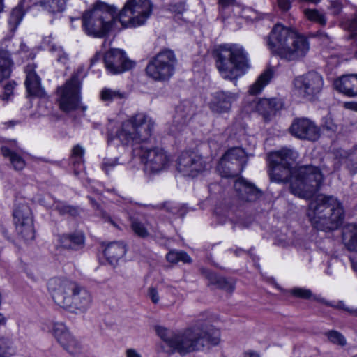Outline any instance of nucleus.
<instances>
[{"instance_id": "f257e3e1", "label": "nucleus", "mask_w": 357, "mask_h": 357, "mask_svg": "<svg viewBox=\"0 0 357 357\" xmlns=\"http://www.w3.org/2000/svg\"><path fill=\"white\" fill-rule=\"evenodd\" d=\"M155 123L150 117L142 113L137 114L122 123L115 137L123 145L135 146L134 154L139 157L145 170L158 173L170 166L172 158L161 147H147L141 144L150 138Z\"/></svg>"}, {"instance_id": "f03ea898", "label": "nucleus", "mask_w": 357, "mask_h": 357, "mask_svg": "<svg viewBox=\"0 0 357 357\" xmlns=\"http://www.w3.org/2000/svg\"><path fill=\"white\" fill-rule=\"evenodd\" d=\"M155 331L168 348L167 352L170 354L178 352L183 356L210 346H216L220 340V331L213 326H195L178 333L156 326Z\"/></svg>"}, {"instance_id": "7ed1b4c3", "label": "nucleus", "mask_w": 357, "mask_h": 357, "mask_svg": "<svg viewBox=\"0 0 357 357\" xmlns=\"http://www.w3.org/2000/svg\"><path fill=\"white\" fill-rule=\"evenodd\" d=\"M54 303L71 313L85 312L92 303V296L84 286L66 277H54L47 282Z\"/></svg>"}, {"instance_id": "20e7f679", "label": "nucleus", "mask_w": 357, "mask_h": 357, "mask_svg": "<svg viewBox=\"0 0 357 357\" xmlns=\"http://www.w3.org/2000/svg\"><path fill=\"white\" fill-rule=\"evenodd\" d=\"M267 45L273 54L288 61L304 57L310 49L305 37L281 24L273 26L268 36Z\"/></svg>"}, {"instance_id": "39448f33", "label": "nucleus", "mask_w": 357, "mask_h": 357, "mask_svg": "<svg viewBox=\"0 0 357 357\" xmlns=\"http://www.w3.org/2000/svg\"><path fill=\"white\" fill-rule=\"evenodd\" d=\"M307 214L312 225L321 231L337 229L344 217L342 204L336 197L326 195L312 200Z\"/></svg>"}, {"instance_id": "423d86ee", "label": "nucleus", "mask_w": 357, "mask_h": 357, "mask_svg": "<svg viewBox=\"0 0 357 357\" xmlns=\"http://www.w3.org/2000/svg\"><path fill=\"white\" fill-rule=\"evenodd\" d=\"M82 29L91 37L103 38L112 30L121 29L117 18V9L104 2H98L84 13Z\"/></svg>"}, {"instance_id": "0eeeda50", "label": "nucleus", "mask_w": 357, "mask_h": 357, "mask_svg": "<svg viewBox=\"0 0 357 357\" xmlns=\"http://www.w3.org/2000/svg\"><path fill=\"white\" fill-rule=\"evenodd\" d=\"M216 66L225 79H236L250 68L248 54L239 45H222L218 54Z\"/></svg>"}, {"instance_id": "6e6552de", "label": "nucleus", "mask_w": 357, "mask_h": 357, "mask_svg": "<svg viewBox=\"0 0 357 357\" xmlns=\"http://www.w3.org/2000/svg\"><path fill=\"white\" fill-rule=\"evenodd\" d=\"M323 181L324 176L319 168L308 165L298 167L287 183L293 195L309 199L319 190Z\"/></svg>"}, {"instance_id": "1a4fd4ad", "label": "nucleus", "mask_w": 357, "mask_h": 357, "mask_svg": "<svg viewBox=\"0 0 357 357\" xmlns=\"http://www.w3.org/2000/svg\"><path fill=\"white\" fill-rule=\"evenodd\" d=\"M152 11L153 4L150 0H127L122 9L117 12L121 29L144 25Z\"/></svg>"}, {"instance_id": "9d476101", "label": "nucleus", "mask_w": 357, "mask_h": 357, "mask_svg": "<svg viewBox=\"0 0 357 357\" xmlns=\"http://www.w3.org/2000/svg\"><path fill=\"white\" fill-rule=\"evenodd\" d=\"M298 154L293 149L284 148L269 155L271 169L270 178L276 183H287L296 169L293 168Z\"/></svg>"}, {"instance_id": "9b49d317", "label": "nucleus", "mask_w": 357, "mask_h": 357, "mask_svg": "<svg viewBox=\"0 0 357 357\" xmlns=\"http://www.w3.org/2000/svg\"><path fill=\"white\" fill-rule=\"evenodd\" d=\"M176 58L172 50L160 52L148 63L146 75L155 81H166L174 74Z\"/></svg>"}, {"instance_id": "f8f14e48", "label": "nucleus", "mask_w": 357, "mask_h": 357, "mask_svg": "<svg viewBox=\"0 0 357 357\" xmlns=\"http://www.w3.org/2000/svg\"><path fill=\"white\" fill-rule=\"evenodd\" d=\"M81 81L78 73H75L64 85L56 91V102L61 110L69 112L78 108L80 102Z\"/></svg>"}, {"instance_id": "ddd939ff", "label": "nucleus", "mask_w": 357, "mask_h": 357, "mask_svg": "<svg viewBox=\"0 0 357 357\" xmlns=\"http://www.w3.org/2000/svg\"><path fill=\"white\" fill-rule=\"evenodd\" d=\"M322 77L316 72H309L294 79V93L307 100H312L322 90Z\"/></svg>"}, {"instance_id": "4468645a", "label": "nucleus", "mask_w": 357, "mask_h": 357, "mask_svg": "<svg viewBox=\"0 0 357 357\" xmlns=\"http://www.w3.org/2000/svg\"><path fill=\"white\" fill-rule=\"evenodd\" d=\"M13 216L17 234L25 241L33 240L35 231L32 213L29 206L24 202L16 203Z\"/></svg>"}, {"instance_id": "2eb2a0df", "label": "nucleus", "mask_w": 357, "mask_h": 357, "mask_svg": "<svg viewBox=\"0 0 357 357\" xmlns=\"http://www.w3.org/2000/svg\"><path fill=\"white\" fill-rule=\"evenodd\" d=\"M210 168L209 162L194 152H183L177 160V169L184 176L195 177Z\"/></svg>"}, {"instance_id": "dca6fc26", "label": "nucleus", "mask_w": 357, "mask_h": 357, "mask_svg": "<svg viewBox=\"0 0 357 357\" xmlns=\"http://www.w3.org/2000/svg\"><path fill=\"white\" fill-rule=\"evenodd\" d=\"M104 63L111 75H118L134 68L135 63L130 60L121 49H110L105 53Z\"/></svg>"}, {"instance_id": "f3484780", "label": "nucleus", "mask_w": 357, "mask_h": 357, "mask_svg": "<svg viewBox=\"0 0 357 357\" xmlns=\"http://www.w3.org/2000/svg\"><path fill=\"white\" fill-rule=\"evenodd\" d=\"M245 158V152L242 149L231 148L221 158L218 165V170L223 177L236 176L238 172L234 169V166L238 168L241 167Z\"/></svg>"}, {"instance_id": "a211bd4d", "label": "nucleus", "mask_w": 357, "mask_h": 357, "mask_svg": "<svg viewBox=\"0 0 357 357\" xmlns=\"http://www.w3.org/2000/svg\"><path fill=\"white\" fill-rule=\"evenodd\" d=\"M290 132L297 138L310 141L317 140L321 135L320 128L307 118L294 120L290 127Z\"/></svg>"}, {"instance_id": "6ab92c4d", "label": "nucleus", "mask_w": 357, "mask_h": 357, "mask_svg": "<svg viewBox=\"0 0 357 357\" xmlns=\"http://www.w3.org/2000/svg\"><path fill=\"white\" fill-rule=\"evenodd\" d=\"M52 333L56 341L68 352L75 353L79 348V343L62 322L52 324Z\"/></svg>"}, {"instance_id": "aec40b11", "label": "nucleus", "mask_w": 357, "mask_h": 357, "mask_svg": "<svg viewBox=\"0 0 357 357\" xmlns=\"http://www.w3.org/2000/svg\"><path fill=\"white\" fill-rule=\"evenodd\" d=\"M238 95L234 93L219 91L211 94L209 107L212 112L222 114L230 110L234 102L237 100Z\"/></svg>"}, {"instance_id": "412c9836", "label": "nucleus", "mask_w": 357, "mask_h": 357, "mask_svg": "<svg viewBox=\"0 0 357 357\" xmlns=\"http://www.w3.org/2000/svg\"><path fill=\"white\" fill-rule=\"evenodd\" d=\"M333 86L339 92L349 98L357 97V73L341 75L334 79Z\"/></svg>"}, {"instance_id": "4be33fe9", "label": "nucleus", "mask_w": 357, "mask_h": 357, "mask_svg": "<svg viewBox=\"0 0 357 357\" xmlns=\"http://www.w3.org/2000/svg\"><path fill=\"white\" fill-rule=\"evenodd\" d=\"M36 66L29 64L25 69L26 77L25 86L28 95L33 97H43L45 95L44 89L41 87L40 79L35 72Z\"/></svg>"}, {"instance_id": "5701e85b", "label": "nucleus", "mask_w": 357, "mask_h": 357, "mask_svg": "<svg viewBox=\"0 0 357 357\" xmlns=\"http://www.w3.org/2000/svg\"><path fill=\"white\" fill-rule=\"evenodd\" d=\"M252 107L267 119L281 107V103L275 98L255 99L252 102Z\"/></svg>"}, {"instance_id": "b1692460", "label": "nucleus", "mask_w": 357, "mask_h": 357, "mask_svg": "<svg viewBox=\"0 0 357 357\" xmlns=\"http://www.w3.org/2000/svg\"><path fill=\"white\" fill-rule=\"evenodd\" d=\"M234 188L237 192L241 193L242 199L246 201L252 202L261 196V192L244 178L236 180Z\"/></svg>"}, {"instance_id": "393cba45", "label": "nucleus", "mask_w": 357, "mask_h": 357, "mask_svg": "<svg viewBox=\"0 0 357 357\" xmlns=\"http://www.w3.org/2000/svg\"><path fill=\"white\" fill-rule=\"evenodd\" d=\"M342 242L350 252H357V225L349 224L342 231Z\"/></svg>"}, {"instance_id": "a878e982", "label": "nucleus", "mask_w": 357, "mask_h": 357, "mask_svg": "<svg viewBox=\"0 0 357 357\" xmlns=\"http://www.w3.org/2000/svg\"><path fill=\"white\" fill-rule=\"evenodd\" d=\"M126 252L125 245L117 242L109 243L104 250V255L111 264L116 262L125 255Z\"/></svg>"}, {"instance_id": "bb28decb", "label": "nucleus", "mask_w": 357, "mask_h": 357, "mask_svg": "<svg viewBox=\"0 0 357 357\" xmlns=\"http://www.w3.org/2000/svg\"><path fill=\"white\" fill-rule=\"evenodd\" d=\"M273 77V71L268 69L263 72L252 84L249 89V93L252 95H256L260 93L263 89L269 83Z\"/></svg>"}, {"instance_id": "cd10ccee", "label": "nucleus", "mask_w": 357, "mask_h": 357, "mask_svg": "<svg viewBox=\"0 0 357 357\" xmlns=\"http://www.w3.org/2000/svg\"><path fill=\"white\" fill-rule=\"evenodd\" d=\"M1 152L4 157H8L15 170H22L24 168L26 163L24 160L15 152L11 151L7 146H2Z\"/></svg>"}, {"instance_id": "c85d7f7f", "label": "nucleus", "mask_w": 357, "mask_h": 357, "mask_svg": "<svg viewBox=\"0 0 357 357\" xmlns=\"http://www.w3.org/2000/svg\"><path fill=\"white\" fill-rule=\"evenodd\" d=\"M11 64L9 53L0 50V82L10 76Z\"/></svg>"}, {"instance_id": "c756f323", "label": "nucleus", "mask_w": 357, "mask_h": 357, "mask_svg": "<svg viewBox=\"0 0 357 357\" xmlns=\"http://www.w3.org/2000/svg\"><path fill=\"white\" fill-rule=\"evenodd\" d=\"M101 100L103 102H111L115 100H121L126 98V93L110 88H103L100 93Z\"/></svg>"}, {"instance_id": "7c9ffc66", "label": "nucleus", "mask_w": 357, "mask_h": 357, "mask_svg": "<svg viewBox=\"0 0 357 357\" xmlns=\"http://www.w3.org/2000/svg\"><path fill=\"white\" fill-rule=\"evenodd\" d=\"M314 301H317L327 306H331L335 309L342 310L349 313L350 315L357 317V308L349 307L347 306L343 301H339L336 303H334L333 302L327 301L321 296H314Z\"/></svg>"}, {"instance_id": "2f4dec72", "label": "nucleus", "mask_w": 357, "mask_h": 357, "mask_svg": "<svg viewBox=\"0 0 357 357\" xmlns=\"http://www.w3.org/2000/svg\"><path fill=\"white\" fill-rule=\"evenodd\" d=\"M193 113L194 110L192 105L189 102H183L176 107V116L175 117L176 120L175 121H178L181 117L183 119L182 124L184 125L190 119Z\"/></svg>"}, {"instance_id": "473e14b6", "label": "nucleus", "mask_w": 357, "mask_h": 357, "mask_svg": "<svg viewBox=\"0 0 357 357\" xmlns=\"http://www.w3.org/2000/svg\"><path fill=\"white\" fill-rule=\"evenodd\" d=\"M167 260L172 264H176L179 261L190 263L191 257L184 251L171 250L166 255Z\"/></svg>"}, {"instance_id": "72a5a7b5", "label": "nucleus", "mask_w": 357, "mask_h": 357, "mask_svg": "<svg viewBox=\"0 0 357 357\" xmlns=\"http://www.w3.org/2000/svg\"><path fill=\"white\" fill-rule=\"evenodd\" d=\"M131 228L133 232L140 238H147L151 234L147 224L143 223L137 219H132L131 221Z\"/></svg>"}, {"instance_id": "f704fd0d", "label": "nucleus", "mask_w": 357, "mask_h": 357, "mask_svg": "<svg viewBox=\"0 0 357 357\" xmlns=\"http://www.w3.org/2000/svg\"><path fill=\"white\" fill-rule=\"evenodd\" d=\"M44 9L49 12H61L63 10V0H40L38 3Z\"/></svg>"}, {"instance_id": "c9c22d12", "label": "nucleus", "mask_w": 357, "mask_h": 357, "mask_svg": "<svg viewBox=\"0 0 357 357\" xmlns=\"http://www.w3.org/2000/svg\"><path fill=\"white\" fill-rule=\"evenodd\" d=\"M24 13L22 6H17L11 11L8 24L11 31H15L21 22Z\"/></svg>"}, {"instance_id": "e433bc0d", "label": "nucleus", "mask_w": 357, "mask_h": 357, "mask_svg": "<svg viewBox=\"0 0 357 357\" xmlns=\"http://www.w3.org/2000/svg\"><path fill=\"white\" fill-rule=\"evenodd\" d=\"M342 160L351 174L357 173V146L354 148Z\"/></svg>"}, {"instance_id": "4c0bfd02", "label": "nucleus", "mask_w": 357, "mask_h": 357, "mask_svg": "<svg viewBox=\"0 0 357 357\" xmlns=\"http://www.w3.org/2000/svg\"><path fill=\"white\" fill-rule=\"evenodd\" d=\"M15 354L12 342L6 337L0 338V357H10Z\"/></svg>"}, {"instance_id": "58836bf2", "label": "nucleus", "mask_w": 357, "mask_h": 357, "mask_svg": "<svg viewBox=\"0 0 357 357\" xmlns=\"http://www.w3.org/2000/svg\"><path fill=\"white\" fill-rule=\"evenodd\" d=\"M50 51L59 63L66 64L68 61V56L63 51L61 47L56 45H52L50 48Z\"/></svg>"}, {"instance_id": "ea45409f", "label": "nucleus", "mask_w": 357, "mask_h": 357, "mask_svg": "<svg viewBox=\"0 0 357 357\" xmlns=\"http://www.w3.org/2000/svg\"><path fill=\"white\" fill-rule=\"evenodd\" d=\"M326 335L333 344L340 346H344L347 344V340L344 335L337 331H329L326 333Z\"/></svg>"}, {"instance_id": "a19ab883", "label": "nucleus", "mask_w": 357, "mask_h": 357, "mask_svg": "<svg viewBox=\"0 0 357 357\" xmlns=\"http://www.w3.org/2000/svg\"><path fill=\"white\" fill-rule=\"evenodd\" d=\"M305 15L310 20L316 22L321 25H325L326 23L325 15L316 10H305Z\"/></svg>"}, {"instance_id": "79ce46f5", "label": "nucleus", "mask_w": 357, "mask_h": 357, "mask_svg": "<svg viewBox=\"0 0 357 357\" xmlns=\"http://www.w3.org/2000/svg\"><path fill=\"white\" fill-rule=\"evenodd\" d=\"M72 248L71 250H78L84 245V236L81 232H75L70 234Z\"/></svg>"}, {"instance_id": "37998d69", "label": "nucleus", "mask_w": 357, "mask_h": 357, "mask_svg": "<svg viewBox=\"0 0 357 357\" xmlns=\"http://www.w3.org/2000/svg\"><path fill=\"white\" fill-rule=\"evenodd\" d=\"M54 207L62 215L70 214L75 215L77 213L76 208L68 206L66 203L60 201L54 202Z\"/></svg>"}, {"instance_id": "c03bdc74", "label": "nucleus", "mask_w": 357, "mask_h": 357, "mask_svg": "<svg viewBox=\"0 0 357 357\" xmlns=\"http://www.w3.org/2000/svg\"><path fill=\"white\" fill-rule=\"evenodd\" d=\"M291 294L296 298L303 299H309L312 298L313 300L315 296H313L311 290L305 288L295 287L291 289Z\"/></svg>"}, {"instance_id": "a18cd8bd", "label": "nucleus", "mask_w": 357, "mask_h": 357, "mask_svg": "<svg viewBox=\"0 0 357 357\" xmlns=\"http://www.w3.org/2000/svg\"><path fill=\"white\" fill-rule=\"evenodd\" d=\"M84 154V149L80 145L75 146L72 149V160L73 162L78 165H82L83 156Z\"/></svg>"}, {"instance_id": "49530a36", "label": "nucleus", "mask_w": 357, "mask_h": 357, "mask_svg": "<svg viewBox=\"0 0 357 357\" xmlns=\"http://www.w3.org/2000/svg\"><path fill=\"white\" fill-rule=\"evenodd\" d=\"M344 29L352 33V36L357 35V14L352 19L347 20L342 22Z\"/></svg>"}, {"instance_id": "de8ad7c7", "label": "nucleus", "mask_w": 357, "mask_h": 357, "mask_svg": "<svg viewBox=\"0 0 357 357\" xmlns=\"http://www.w3.org/2000/svg\"><path fill=\"white\" fill-rule=\"evenodd\" d=\"M15 86V84L11 82L6 84L3 87V93L0 95V100L6 102L8 101L13 95Z\"/></svg>"}, {"instance_id": "09e8293b", "label": "nucleus", "mask_w": 357, "mask_h": 357, "mask_svg": "<svg viewBox=\"0 0 357 357\" xmlns=\"http://www.w3.org/2000/svg\"><path fill=\"white\" fill-rule=\"evenodd\" d=\"M58 241L59 245L63 248L71 250L72 244L70 234H62L59 236Z\"/></svg>"}, {"instance_id": "8fccbe9b", "label": "nucleus", "mask_w": 357, "mask_h": 357, "mask_svg": "<svg viewBox=\"0 0 357 357\" xmlns=\"http://www.w3.org/2000/svg\"><path fill=\"white\" fill-rule=\"evenodd\" d=\"M216 282L220 288L225 289L227 291L231 292L234 289V284L229 282L223 278H217Z\"/></svg>"}, {"instance_id": "3c124183", "label": "nucleus", "mask_w": 357, "mask_h": 357, "mask_svg": "<svg viewBox=\"0 0 357 357\" xmlns=\"http://www.w3.org/2000/svg\"><path fill=\"white\" fill-rule=\"evenodd\" d=\"M117 165L118 162L116 159L105 158L102 162V168L106 173H108L109 171L112 169Z\"/></svg>"}, {"instance_id": "603ef678", "label": "nucleus", "mask_w": 357, "mask_h": 357, "mask_svg": "<svg viewBox=\"0 0 357 357\" xmlns=\"http://www.w3.org/2000/svg\"><path fill=\"white\" fill-rule=\"evenodd\" d=\"M329 8L332 11V13L336 15L341 12L342 9V4L340 0L331 1Z\"/></svg>"}, {"instance_id": "864d4df0", "label": "nucleus", "mask_w": 357, "mask_h": 357, "mask_svg": "<svg viewBox=\"0 0 357 357\" xmlns=\"http://www.w3.org/2000/svg\"><path fill=\"white\" fill-rule=\"evenodd\" d=\"M148 295L153 303L157 304L159 302L160 296L155 288L149 287L148 289Z\"/></svg>"}, {"instance_id": "5fc2aeb1", "label": "nucleus", "mask_w": 357, "mask_h": 357, "mask_svg": "<svg viewBox=\"0 0 357 357\" xmlns=\"http://www.w3.org/2000/svg\"><path fill=\"white\" fill-rule=\"evenodd\" d=\"M278 6L283 11L288 10L291 7V1L289 0H278Z\"/></svg>"}, {"instance_id": "6e6d98bb", "label": "nucleus", "mask_w": 357, "mask_h": 357, "mask_svg": "<svg viewBox=\"0 0 357 357\" xmlns=\"http://www.w3.org/2000/svg\"><path fill=\"white\" fill-rule=\"evenodd\" d=\"M125 354L126 357H142V354L133 348L126 349Z\"/></svg>"}, {"instance_id": "4d7b16f0", "label": "nucleus", "mask_w": 357, "mask_h": 357, "mask_svg": "<svg viewBox=\"0 0 357 357\" xmlns=\"http://www.w3.org/2000/svg\"><path fill=\"white\" fill-rule=\"evenodd\" d=\"M170 10L173 12V13H182L185 8H184V6L182 4V3H179V4H175V5H172L171 7H170Z\"/></svg>"}, {"instance_id": "13d9d810", "label": "nucleus", "mask_w": 357, "mask_h": 357, "mask_svg": "<svg viewBox=\"0 0 357 357\" xmlns=\"http://www.w3.org/2000/svg\"><path fill=\"white\" fill-rule=\"evenodd\" d=\"M344 107L346 109H351V110L357 112V102H352V101L345 102L344 103Z\"/></svg>"}, {"instance_id": "bf43d9fd", "label": "nucleus", "mask_w": 357, "mask_h": 357, "mask_svg": "<svg viewBox=\"0 0 357 357\" xmlns=\"http://www.w3.org/2000/svg\"><path fill=\"white\" fill-rule=\"evenodd\" d=\"M243 357H260V355L257 351L250 350L244 353Z\"/></svg>"}, {"instance_id": "052dcab7", "label": "nucleus", "mask_w": 357, "mask_h": 357, "mask_svg": "<svg viewBox=\"0 0 357 357\" xmlns=\"http://www.w3.org/2000/svg\"><path fill=\"white\" fill-rule=\"evenodd\" d=\"M235 1L236 0H218L219 4L224 8L233 4Z\"/></svg>"}, {"instance_id": "680f3d73", "label": "nucleus", "mask_w": 357, "mask_h": 357, "mask_svg": "<svg viewBox=\"0 0 357 357\" xmlns=\"http://www.w3.org/2000/svg\"><path fill=\"white\" fill-rule=\"evenodd\" d=\"M350 261H351L352 269L356 273H357V261H356L354 258H350Z\"/></svg>"}, {"instance_id": "e2e57ef3", "label": "nucleus", "mask_w": 357, "mask_h": 357, "mask_svg": "<svg viewBox=\"0 0 357 357\" xmlns=\"http://www.w3.org/2000/svg\"><path fill=\"white\" fill-rule=\"evenodd\" d=\"M27 275L29 278H31L33 281L38 280V277L36 275H35V274L33 273H28Z\"/></svg>"}, {"instance_id": "0e129e2a", "label": "nucleus", "mask_w": 357, "mask_h": 357, "mask_svg": "<svg viewBox=\"0 0 357 357\" xmlns=\"http://www.w3.org/2000/svg\"><path fill=\"white\" fill-rule=\"evenodd\" d=\"M325 127L326 128V129L328 130H333L335 129V125H333V123H331L330 125H328V126H325Z\"/></svg>"}, {"instance_id": "69168bd1", "label": "nucleus", "mask_w": 357, "mask_h": 357, "mask_svg": "<svg viewBox=\"0 0 357 357\" xmlns=\"http://www.w3.org/2000/svg\"><path fill=\"white\" fill-rule=\"evenodd\" d=\"M3 0H0V12L3 10Z\"/></svg>"}, {"instance_id": "338daca9", "label": "nucleus", "mask_w": 357, "mask_h": 357, "mask_svg": "<svg viewBox=\"0 0 357 357\" xmlns=\"http://www.w3.org/2000/svg\"><path fill=\"white\" fill-rule=\"evenodd\" d=\"M10 144H11L12 146H16L17 142L15 140H12V141H10Z\"/></svg>"}, {"instance_id": "774afa93", "label": "nucleus", "mask_w": 357, "mask_h": 357, "mask_svg": "<svg viewBox=\"0 0 357 357\" xmlns=\"http://www.w3.org/2000/svg\"><path fill=\"white\" fill-rule=\"evenodd\" d=\"M113 139V138L112 137V136L109 135V137H108V142L109 143Z\"/></svg>"}]
</instances>
